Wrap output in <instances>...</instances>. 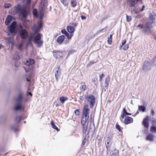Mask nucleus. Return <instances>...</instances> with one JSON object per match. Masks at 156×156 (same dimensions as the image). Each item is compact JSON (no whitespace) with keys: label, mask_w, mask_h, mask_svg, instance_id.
<instances>
[{"label":"nucleus","mask_w":156,"mask_h":156,"mask_svg":"<svg viewBox=\"0 0 156 156\" xmlns=\"http://www.w3.org/2000/svg\"><path fill=\"white\" fill-rule=\"evenodd\" d=\"M90 109L87 105H84L83 108L82 115L81 121V123L83 126V132L85 134L87 131V126L85 125L87 120L89 118Z\"/></svg>","instance_id":"obj_1"},{"label":"nucleus","mask_w":156,"mask_h":156,"mask_svg":"<svg viewBox=\"0 0 156 156\" xmlns=\"http://www.w3.org/2000/svg\"><path fill=\"white\" fill-rule=\"evenodd\" d=\"M19 12L24 18H27L28 12L26 8H21L20 5H17L16 6L12 8L9 10V12L12 15H15Z\"/></svg>","instance_id":"obj_2"},{"label":"nucleus","mask_w":156,"mask_h":156,"mask_svg":"<svg viewBox=\"0 0 156 156\" xmlns=\"http://www.w3.org/2000/svg\"><path fill=\"white\" fill-rule=\"evenodd\" d=\"M113 138V134L110 133L107 136L105 139V144L107 151H109L112 144V139Z\"/></svg>","instance_id":"obj_3"},{"label":"nucleus","mask_w":156,"mask_h":156,"mask_svg":"<svg viewBox=\"0 0 156 156\" xmlns=\"http://www.w3.org/2000/svg\"><path fill=\"white\" fill-rule=\"evenodd\" d=\"M85 99L90 103V108H92L95 104V98L92 95H87Z\"/></svg>","instance_id":"obj_4"},{"label":"nucleus","mask_w":156,"mask_h":156,"mask_svg":"<svg viewBox=\"0 0 156 156\" xmlns=\"http://www.w3.org/2000/svg\"><path fill=\"white\" fill-rule=\"evenodd\" d=\"M41 35L40 33H37L34 39V42L37 44L38 47H40L43 43V41L41 40Z\"/></svg>","instance_id":"obj_5"},{"label":"nucleus","mask_w":156,"mask_h":156,"mask_svg":"<svg viewBox=\"0 0 156 156\" xmlns=\"http://www.w3.org/2000/svg\"><path fill=\"white\" fill-rule=\"evenodd\" d=\"M19 33L22 39H26L28 38V32L27 30L26 29L20 30Z\"/></svg>","instance_id":"obj_6"},{"label":"nucleus","mask_w":156,"mask_h":156,"mask_svg":"<svg viewBox=\"0 0 156 156\" xmlns=\"http://www.w3.org/2000/svg\"><path fill=\"white\" fill-rule=\"evenodd\" d=\"M71 24V25H69L67 27L66 30L69 33L73 34L75 30L74 27L76 26L77 24L76 23H73Z\"/></svg>","instance_id":"obj_7"},{"label":"nucleus","mask_w":156,"mask_h":156,"mask_svg":"<svg viewBox=\"0 0 156 156\" xmlns=\"http://www.w3.org/2000/svg\"><path fill=\"white\" fill-rule=\"evenodd\" d=\"M16 25V22L14 21L12 22L9 26V31L11 33L13 34L15 32Z\"/></svg>","instance_id":"obj_8"},{"label":"nucleus","mask_w":156,"mask_h":156,"mask_svg":"<svg viewBox=\"0 0 156 156\" xmlns=\"http://www.w3.org/2000/svg\"><path fill=\"white\" fill-rule=\"evenodd\" d=\"M53 55L54 57L57 58H63L62 53L59 51L55 50L53 51Z\"/></svg>","instance_id":"obj_9"},{"label":"nucleus","mask_w":156,"mask_h":156,"mask_svg":"<svg viewBox=\"0 0 156 156\" xmlns=\"http://www.w3.org/2000/svg\"><path fill=\"white\" fill-rule=\"evenodd\" d=\"M133 122V118L129 116H127L125 117L124 120V123L126 125L132 123Z\"/></svg>","instance_id":"obj_10"},{"label":"nucleus","mask_w":156,"mask_h":156,"mask_svg":"<svg viewBox=\"0 0 156 156\" xmlns=\"http://www.w3.org/2000/svg\"><path fill=\"white\" fill-rule=\"evenodd\" d=\"M65 39L64 35H61L59 36L57 38V41L59 44H61L64 41Z\"/></svg>","instance_id":"obj_11"},{"label":"nucleus","mask_w":156,"mask_h":156,"mask_svg":"<svg viewBox=\"0 0 156 156\" xmlns=\"http://www.w3.org/2000/svg\"><path fill=\"white\" fill-rule=\"evenodd\" d=\"M143 124L144 127L147 128L148 127L149 123H148V119L147 118H146L144 119L142 122Z\"/></svg>","instance_id":"obj_12"},{"label":"nucleus","mask_w":156,"mask_h":156,"mask_svg":"<svg viewBox=\"0 0 156 156\" xmlns=\"http://www.w3.org/2000/svg\"><path fill=\"white\" fill-rule=\"evenodd\" d=\"M146 139L147 140L149 141H154V136L152 134H149L146 137Z\"/></svg>","instance_id":"obj_13"},{"label":"nucleus","mask_w":156,"mask_h":156,"mask_svg":"<svg viewBox=\"0 0 156 156\" xmlns=\"http://www.w3.org/2000/svg\"><path fill=\"white\" fill-rule=\"evenodd\" d=\"M12 16L10 15H9L5 20V24L6 25H9L11 23L12 19Z\"/></svg>","instance_id":"obj_14"},{"label":"nucleus","mask_w":156,"mask_h":156,"mask_svg":"<svg viewBox=\"0 0 156 156\" xmlns=\"http://www.w3.org/2000/svg\"><path fill=\"white\" fill-rule=\"evenodd\" d=\"M122 111H123V112L122 113V114L121 115L122 118H123L126 115H131V113H129L126 112V109L125 108H123Z\"/></svg>","instance_id":"obj_15"},{"label":"nucleus","mask_w":156,"mask_h":156,"mask_svg":"<svg viewBox=\"0 0 156 156\" xmlns=\"http://www.w3.org/2000/svg\"><path fill=\"white\" fill-rule=\"evenodd\" d=\"M34 63V59H29L26 61V62L24 63L27 66L32 65Z\"/></svg>","instance_id":"obj_16"},{"label":"nucleus","mask_w":156,"mask_h":156,"mask_svg":"<svg viewBox=\"0 0 156 156\" xmlns=\"http://www.w3.org/2000/svg\"><path fill=\"white\" fill-rule=\"evenodd\" d=\"M110 81V78L109 77H108L107 78H106L105 79V87L107 89L108 85Z\"/></svg>","instance_id":"obj_17"},{"label":"nucleus","mask_w":156,"mask_h":156,"mask_svg":"<svg viewBox=\"0 0 156 156\" xmlns=\"http://www.w3.org/2000/svg\"><path fill=\"white\" fill-rule=\"evenodd\" d=\"M68 99V98L66 97L62 96L59 98V100L62 104L64 103Z\"/></svg>","instance_id":"obj_18"},{"label":"nucleus","mask_w":156,"mask_h":156,"mask_svg":"<svg viewBox=\"0 0 156 156\" xmlns=\"http://www.w3.org/2000/svg\"><path fill=\"white\" fill-rule=\"evenodd\" d=\"M152 23H148L147 24L145 31L146 32L150 30L151 28H152Z\"/></svg>","instance_id":"obj_19"},{"label":"nucleus","mask_w":156,"mask_h":156,"mask_svg":"<svg viewBox=\"0 0 156 156\" xmlns=\"http://www.w3.org/2000/svg\"><path fill=\"white\" fill-rule=\"evenodd\" d=\"M81 84V86L80 87V89L81 91H83L85 90L86 88V86L85 83L84 82H82Z\"/></svg>","instance_id":"obj_20"},{"label":"nucleus","mask_w":156,"mask_h":156,"mask_svg":"<svg viewBox=\"0 0 156 156\" xmlns=\"http://www.w3.org/2000/svg\"><path fill=\"white\" fill-rule=\"evenodd\" d=\"M116 129L120 132H122L123 128L121 127L119 124L118 122L116 123L115 126Z\"/></svg>","instance_id":"obj_21"},{"label":"nucleus","mask_w":156,"mask_h":156,"mask_svg":"<svg viewBox=\"0 0 156 156\" xmlns=\"http://www.w3.org/2000/svg\"><path fill=\"white\" fill-rule=\"evenodd\" d=\"M119 153L118 150L115 149L112 151L111 156H119Z\"/></svg>","instance_id":"obj_22"},{"label":"nucleus","mask_w":156,"mask_h":156,"mask_svg":"<svg viewBox=\"0 0 156 156\" xmlns=\"http://www.w3.org/2000/svg\"><path fill=\"white\" fill-rule=\"evenodd\" d=\"M52 127L54 129L56 130L57 131H59V130L55 125L53 121H52L51 122Z\"/></svg>","instance_id":"obj_23"},{"label":"nucleus","mask_w":156,"mask_h":156,"mask_svg":"<svg viewBox=\"0 0 156 156\" xmlns=\"http://www.w3.org/2000/svg\"><path fill=\"white\" fill-rule=\"evenodd\" d=\"M146 109V108L144 106H138V110L139 111L144 112Z\"/></svg>","instance_id":"obj_24"},{"label":"nucleus","mask_w":156,"mask_h":156,"mask_svg":"<svg viewBox=\"0 0 156 156\" xmlns=\"http://www.w3.org/2000/svg\"><path fill=\"white\" fill-rule=\"evenodd\" d=\"M70 4L72 7H75L77 5L76 2L75 0H71Z\"/></svg>","instance_id":"obj_25"},{"label":"nucleus","mask_w":156,"mask_h":156,"mask_svg":"<svg viewBox=\"0 0 156 156\" xmlns=\"http://www.w3.org/2000/svg\"><path fill=\"white\" fill-rule=\"evenodd\" d=\"M112 35L110 34V37L108 38L107 42L109 44H111L112 42Z\"/></svg>","instance_id":"obj_26"},{"label":"nucleus","mask_w":156,"mask_h":156,"mask_svg":"<svg viewBox=\"0 0 156 156\" xmlns=\"http://www.w3.org/2000/svg\"><path fill=\"white\" fill-rule=\"evenodd\" d=\"M73 35V34H69L68 32L65 35L68 40H70Z\"/></svg>","instance_id":"obj_27"},{"label":"nucleus","mask_w":156,"mask_h":156,"mask_svg":"<svg viewBox=\"0 0 156 156\" xmlns=\"http://www.w3.org/2000/svg\"><path fill=\"white\" fill-rule=\"evenodd\" d=\"M33 14L35 17L36 18L38 17V15L37 10L36 9H33Z\"/></svg>","instance_id":"obj_28"},{"label":"nucleus","mask_w":156,"mask_h":156,"mask_svg":"<svg viewBox=\"0 0 156 156\" xmlns=\"http://www.w3.org/2000/svg\"><path fill=\"white\" fill-rule=\"evenodd\" d=\"M151 131L153 133H156V127L155 126H151L150 128Z\"/></svg>","instance_id":"obj_29"},{"label":"nucleus","mask_w":156,"mask_h":156,"mask_svg":"<svg viewBox=\"0 0 156 156\" xmlns=\"http://www.w3.org/2000/svg\"><path fill=\"white\" fill-rule=\"evenodd\" d=\"M22 109V106L21 105H17L14 108L16 110H21Z\"/></svg>","instance_id":"obj_30"},{"label":"nucleus","mask_w":156,"mask_h":156,"mask_svg":"<svg viewBox=\"0 0 156 156\" xmlns=\"http://www.w3.org/2000/svg\"><path fill=\"white\" fill-rule=\"evenodd\" d=\"M137 2H136V1L135 0L131 1L129 2V6L130 7L133 6Z\"/></svg>","instance_id":"obj_31"},{"label":"nucleus","mask_w":156,"mask_h":156,"mask_svg":"<svg viewBox=\"0 0 156 156\" xmlns=\"http://www.w3.org/2000/svg\"><path fill=\"white\" fill-rule=\"evenodd\" d=\"M22 99V95L21 94H20L19 95L18 98L16 99V101H17L21 102Z\"/></svg>","instance_id":"obj_32"},{"label":"nucleus","mask_w":156,"mask_h":156,"mask_svg":"<svg viewBox=\"0 0 156 156\" xmlns=\"http://www.w3.org/2000/svg\"><path fill=\"white\" fill-rule=\"evenodd\" d=\"M96 62H94L92 60L87 65V67H89L90 66H92L93 64L94 63H95Z\"/></svg>","instance_id":"obj_33"},{"label":"nucleus","mask_w":156,"mask_h":156,"mask_svg":"<svg viewBox=\"0 0 156 156\" xmlns=\"http://www.w3.org/2000/svg\"><path fill=\"white\" fill-rule=\"evenodd\" d=\"M21 117L20 116H17L16 117L15 119V121L16 122H17L19 123L20 122L21 120Z\"/></svg>","instance_id":"obj_34"},{"label":"nucleus","mask_w":156,"mask_h":156,"mask_svg":"<svg viewBox=\"0 0 156 156\" xmlns=\"http://www.w3.org/2000/svg\"><path fill=\"white\" fill-rule=\"evenodd\" d=\"M87 140L86 138V137H85L84 139L82 141V146L83 147L84 146L85 143L87 142Z\"/></svg>","instance_id":"obj_35"},{"label":"nucleus","mask_w":156,"mask_h":156,"mask_svg":"<svg viewBox=\"0 0 156 156\" xmlns=\"http://www.w3.org/2000/svg\"><path fill=\"white\" fill-rule=\"evenodd\" d=\"M60 73V72H59V73H58V70H57L56 71L55 73V77L57 79V80H58V77L59 76V74Z\"/></svg>","instance_id":"obj_36"},{"label":"nucleus","mask_w":156,"mask_h":156,"mask_svg":"<svg viewBox=\"0 0 156 156\" xmlns=\"http://www.w3.org/2000/svg\"><path fill=\"white\" fill-rule=\"evenodd\" d=\"M80 111L79 109L76 110L74 111V113L77 116H79L80 115Z\"/></svg>","instance_id":"obj_37"},{"label":"nucleus","mask_w":156,"mask_h":156,"mask_svg":"<svg viewBox=\"0 0 156 156\" xmlns=\"http://www.w3.org/2000/svg\"><path fill=\"white\" fill-rule=\"evenodd\" d=\"M126 19L127 21L128 22H129L131 20V17L130 16H129L127 15L126 16Z\"/></svg>","instance_id":"obj_38"},{"label":"nucleus","mask_w":156,"mask_h":156,"mask_svg":"<svg viewBox=\"0 0 156 156\" xmlns=\"http://www.w3.org/2000/svg\"><path fill=\"white\" fill-rule=\"evenodd\" d=\"M5 7V8H9L11 7V5L10 4H7L5 3L4 4Z\"/></svg>","instance_id":"obj_39"},{"label":"nucleus","mask_w":156,"mask_h":156,"mask_svg":"<svg viewBox=\"0 0 156 156\" xmlns=\"http://www.w3.org/2000/svg\"><path fill=\"white\" fill-rule=\"evenodd\" d=\"M61 2L66 6L68 5V3L65 0H61Z\"/></svg>","instance_id":"obj_40"},{"label":"nucleus","mask_w":156,"mask_h":156,"mask_svg":"<svg viewBox=\"0 0 156 156\" xmlns=\"http://www.w3.org/2000/svg\"><path fill=\"white\" fill-rule=\"evenodd\" d=\"M104 77H105V75H104V74H103V73H102L101 74V75L100 76L99 81L100 82H101L103 78Z\"/></svg>","instance_id":"obj_41"},{"label":"nucleus","mask_w":156,"mask_h":156,"mask_svg":"<svg viewBox=\"0 0 156 156\" xmlns=\"http://www.w3.org/2000/svg\"><path fill=\"white\" fill-rule=\"evenodd\" d=\"M152 124L154 126H156V119L153 120L152 121Z\"/></svg>","instance_id":"obj_42"},{"label":"nucleus","mask_w":156,"mask_h":156,"mask_svg":"<svg viewBox=\"0 0 156 156\" xmlns=\"http://www.w3.org/2000/svg\"><path fill=\"white\" fill-rule=\"evenodd\" d=\"M129 47L128 44H127L126 45H125L124 46V47L123 48V49L125 51L128 49Z\"/></svg>","instance_id":"obj_43"},{"label":"nucleus","mask_w":156,"mask_h":156,"mask_svg":"<svg viewBox=\"0 0 156 156\" xmlns=\"http://www.w3.org/2000/svg\"><path fill=\"white\" fill-rule=\"evenodd\" d=\"M107 31V29L106 28H104L100 30L98 32L100 33V32H106Z\"/></svg>","instance_id":"obj_44"},{"label":"nucleus","mask_w":156,"mask_h":156,"mask_svg":"<svg viewBox=\"0 0 156 156\" xmlns=\"http://www.w3.org/2000/svg\"><path fill=\"white\" fill-rule=\"evenodd\" d=\"M61 32L62 34H64L65 35L67 33L65 29L62 30H61Z\"/></svg>","instance_id":"obj_45"},{"label":"nucleus","mask_w":156,"mask_h":156,"mask_svg":"<svg viewBox=\"0 0 156 156\" xmlns=\"http://www.w3.org/2000/svg\"><path fill=\"white\" fill-rule=\"evenodd\" d=\"M28 41L29 42H30L32 40V39L33 38V36H29V37H28Z\"/></svg>","instance_id":"obj_46"},{"label":"nucleus","mask_w":156,"mask_h":156,"mask_svg":"<svg viewBox=\"0 0 156 156\" xmlns=\"http://www.w3.org/2000/svg\"><path fill=\"white\" fill-rule=\"evenodd\" d=\"M151 114L152 116H154L155 114V112L154 109H151Z\"/></svg>","instance_id":"obj_47"},{"label":"nucleus","mask_w":156,"mask_h":156,"mask_svg":"<svg viewBox=\"0 0 156 156\" xmlns=\"http://www.w3.org/2000/svg\"><path fill=\"white\" fill-rule=\"evenodd\" d=\"M126 40L125 39V40H123L122 42V45L121 46V47H122V46H123V45H124L125 44V43H126Z\"/></svg>","instance_id":"obj_48"},{"label":"nucleus","mask_w":156,"mask_h":156,"mask_svg":"<svg viewBox=\"0 0 156 156\" xmlns=\"http://www.w3.org/2000/svg\"><path fill=\"white\" fill-rule=\"evenodd\" d=\"M23 46V44H21L19 45L18 48L20 50H21Z\"/></svg>","instance_id":"obj_49"},{"label":"nucleus","mask_w":156,"mask_h":156,"mask_svg":"<svg viewBox=\"0 0 156 156\" xmlns=\"http://www.w3.org/2000/svg\"><path fill=\"white\" fill-rule=\"evenodd\" d=\"M137 27H140L141 29H143L144 28V26L143 24H139L137 26Z\"/></svg>","instance_id":"obj_50"},{"label":"nucleus","mask_w":156,"mask_h":156,"mask_svg":"<svg viewBox=\"0 0 156 156\" xmlns=\"http://www.w3.org/2000/svg\"><path fill=\"white\" fill-rule=\"evenodd\" d=\"M26 1L27 4L29 5L30 4L31 0H26Z\"/></svg>","instance_id":"obj_51"},{"label":"nucleus","mask_w":156,"mask_h":156,"mask_svg":"<svg viewBox=\"0 0 156 156\" xmlns=\"http://www.w3.org/2000/svg\"><path fill=\"white\" fill-rule=\"evenodd\" d=\"M24 69H25V71H26V72H29L30 70V69H29V68H27V69H26V68H24Z\"/></svg>","instance_id":"obj_52"},{"label":"nucleus","mask_w":156,"mask_h":156,"mask_svg":"<svg viewBox=\"0 0 156 156\" xmlns=\"http://www.w3.org/2000/svg\"><path fill=\"white\" fill-rule=\"evenodd\" d=\"M80 99L82 101H83L84 99V97L83 96H80L79 97Z\"/></svg>","instance_id":"obj_53"},{"label":"nucleus","mask_w":156,"mask_h":156,"mask_svg":"<svg viewBox=\"0 0 156 156\" xmlns=\"http://www.w3.org/2000/svg\"><path fill=\"white\" fill-rule=\"evenodd\" d=\"M42 26V23L41 22L39 24V28H41Z\"/></svg>","instance_id":"obj_54"},{"label":"nucleus","mask_w":156,"mask_h":156,"mask_svg":"<svg viewBox=\"0 0 156 156\" xmlns=\"http://www.w3.org/2000/svg\"><path fill=\"white\" fill-rule=\"evenodd\" d=\"M146 65L145 63L144 64L143 66V69L144 70H145V69H146Z\"/></svg>","instance_id":"obj_55"},{"label":"nucleus","mask_w":156,"mask_h":156,"mask_svg":"<svg viewBox=\"0 0 156 156\" xmlns=\"http://www.w3.org/2000/svg\"><path fill=\"white\" fill-rule=\"evenodd\" d=\"M81 19L83 20L85 19L86 18V17L84 16H81Z\"/></svg>","instance_id":"obj_56"},{"label":"nucleus","mask_w":156,"mask_h":156,"mask_svg":"<svg viewBox=\"0 0 156 156\" xmlns=\"http://www.w3.org/2000/svg\"><path fill=\"white\" fill-rule=\"evenodd\" d=\"M19 28L20 29V30H23V27L20 24L19 25Z\"/></svg>","instance_id":"obj_57"},{"label":"nucleus","mask_w":156,"mask_h":156,"mask_svg":"<svg viewBox=\"0 0 156 156\" xmlns=\"http://www.w3.org/2000/svg\"><path fill=\"white\" fill-rule=\"evenodd\" d=\"M55 103H56L55 105L56 107L59 106V104L57 102H55Z\"/></svg>","instance_id":"obj_58"},{"label":"nucleus","mask_w":156,"mask_h":156,"mask_svg":"<svg viewBox=\"0 0 156 156\" xmlns=\"http://www.w3.org/2000/svg\"><path fill=\"white\" fill-rule=\"evenodd\" d=\"M145 8V6L144 5H143V7H142V8L141 9H140V11H143L144 10V9Z\"/></svg>","instance_id":"obj_59"},{"label":"nucleus","mask_w":156,"mask_h":156,"mask_svg":"<svg viewBox=\"0 0 156 156\" xmlns=\"http://www.w3.org/2000/svg\"><path fill=\"white\" fill-rule=\"evenodd\" d=\"M4 48V46H3V45H2V44H0V50L1 49V48Z\"/></svg>","instance_id":"obj_60"},{"label":"nucleus","mask_w":156,"mask_h":156,"mask_svg":"<svg viewBox=\"0 0 156 156\" xmlns=\"http://www.w3.org/2000/svg\"><path fill=\"white\" fill-rule=\"evenodd\" d=\"M139 113V112L138 111H137L136 113L135 114V115H136L138 114Z\"/></svg>","instance_id":"obj_61"},{"label":"nucleus","mask_w":156,"mask_h":156,"mask_svg":"<svg viewBox=\"0 0 156 156\" xmlns=\"http://www.w3.org/2000/svg\"><path fill=\"white\" fill-rule=\"evenodd\" d=\"M92 81L93 82H94L95 81V79L94 78L92 79Z\"/></svg>","instance_id":"obj_62"},{"label":"nucleus","mask_w":156,"mask_h":156,"mask_svg":"<svg viewBox=\"0 0 156 156\" xmlns=\"http://www.w3.org/2000/svg\"><path fill=\"white\" fill-rule=\"evenodd\" d=\"M28 94L29 95H30L31 97L32 96V94L31 93V92H29Z\"/></svg>","instance_id":"obj_63"},{"label":"nucleus","mask_w":156,"mask_h":156,"mask_svg":"<svg viewBox=\"0 0 156 156\" xmlns=\"http://www.w3.org/2000/svg\"><path fill=\"white\" fill-rule=\"evenodd\" d=\"M60 66H58L57 67V68L58 69V71L60 69Z\"/></svg>","instance_id":"obj_64"}]
</instances>
